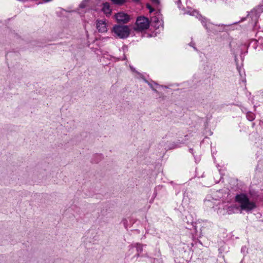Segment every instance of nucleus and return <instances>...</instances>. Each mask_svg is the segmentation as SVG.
<instances>
[{
  "instance_id": "nucleus-12",
  "label": "nucleus",
  "mask_w": 263,
  "mask_h": 263,
  "mask_svg": "<svg viewBox=\"0 0 263 263\" xmlns=\"http://www.w3.org/2000/svg\"><path fill=\"white\" fill-rule=\"evenodd\" d=\"M89 0H83L79 5L80 8H85L88 5Z\"/></svg>"
},
{
  "instance_id": "nucleus-18",
  "label": "nucleus",
  "mask_w": 263,
  "mask_h": 263,
  "mask_svg": "<svg viewBox=\"0 0 263 263\" xmlns=\"http://www.w3.org/2000/svg\"><path fill=\"white\" fill-rule=\"evenodd\" d=\"M152 22H155V23H160L159 20L156 17H153L151 18Z\"/></svg>"
},
{
  "instance_id": "nucleus-13",
  "label": "nucleus",
  "mask_w": 263,
  "mask_h": 263,
  "mask_svg": "<svg viewBox=\"0 0 263 263\" xmlns=\"http://www.w3.org/2000/svg\"><path fill=\"white\" fill-rule=\"evenodd\" d=\"M247 118L249 121H253L255 119V115L252 112H248L247 114Z\"/></svg>"
},
{
  "instance_id": "nucleus-11",
  "label": "nucleus",
  "mask_w": 263,
  "mask_h": 263,
  "mask_svg": "<svg viewBox=\"0 0 263 263\" xmlns=\"http://www.w3.org/2000/svg\"><path fill=\"white\" fill-rule=\"evenodd\" d=\"M134 247L136 249V251L137 252L136 256L138 257L139 256L140 253H141L143 251L142 245L140 243H136Z\"/></svg>"
},
{
  "instance_id": "nucleus-5",
  "label": "nucleus",
  "mask_w": 263,
  "mask_h": 263,
  "mask_svg": "<svg viewBox=\"0 0 263 263\" xmlns=\"http://www.w3.org/2000/svg\"><path fill=\"white\" fill-rule=\"evenodd\" d=\"M96 27L100 32H105L107 31V21L106 20H98L96 22Z\"/></svg>"
},
{
  "instance_id": "nucleus-4",
  "label": "nucleus",
  "mask_w": 263,
  "mask_h": 263,
  "mask_svg": "<svg viewBox=\"0 0 263 263\" xmlns=\"http://www.w3.org/2000/svg\"><path fill=\"white\" fill-rule=\"evenodd\" d=\"M263 12V5H259L254 8L248 14V17H250L254 25H256L259 17L260 14Z\"/></svg>"
},
{
  "instance_id": "nucleus-1",
  "label": "nucleus",
  "mask_w": 263,
  "mask_h": 263,
  "mask_svg": "<svg viewBox=\"0 0 263 263\" xmlns=\"http://www.w3.org/2000/svg\"><path fill=\"white\" fill-rule=\"evenodd\" d=\"M235 200L239 204V210L249 212L256 207L255 203L250 200L247 195L245 194L237 195Z\"/></svg>"
},
{
  "instance_id": "nucleus-17",
  "label": "nucleus",
  "mask_w": 263,
  "mask_h": 263,
  "mask_svg": "<svg viewBox=\"0 0 263 263\" xmlns=\"http://www.w3.org/2000/svg\"><path fill=\"white\" fill-rule=\"evenodd\" d=\"M146 8L149 10V13H152L154 11V9L152 7V6L149 4H147L146 5Z\"/></svg>"
},
{
  "instance_id": "nucleus-2",
  "label": "nucleus",
  "mask_w": 263,
  "mask_h": 263,
  "mask_svg": "<svg viewBox=\"0 0 263 263\" xmlns=\"http://www.w3.org/2000/svg\"><path fill=\"white\" fill-rule=\"evenodd\" d=\"M112 32L116 36L120 39H125L129 35L130 29L126 25H115L112 29Z\"/></svg>"
},
{
  "instance_id": "nucleus-24",
  "label": "nucleus",
  "mask_w": 263,
  "mask_h": 263,
  "mask_svg": "<svg viewBox=\"0 0 263 263\" xmlns=\"http://www.w3.org/2000/svg\"><path fill=\"white\" fill-rule=\"evenodd\" d=\"M152 89L153 90V91H154L155 92H157V90L156 89H155L154 88H153Z\"/></svg>"
},
{
  "instance_id": "nucleus-3",
  "label": "nucleus",
  "mask_w": 263,
  "mask_h": 263,
  "mask_svg": "<svg viewBox=\"0 0 263 263\" xmlns=\"http://www.w3.org/2000/svg\"><path fill=\"white\" fill-rule=\"evenodd\" d=\"M149 25V21L147 18L144 16H139L137 18L135 29L142 31L147 29Z\"/></svg>"
},
{
  "instance_id": "nucleus-21",
  "label": "nucleus",
  "mask_w": 263,
  "mask_h": 263,
  "mask_svg": "<svg viewBox=\"0 0 263 263\" xmlns=\"http://www.w3.org/2000/svg\"><path fill=\"white\" fill-rule=\"evenodd\" d=\"M194 44H195L194 43H191L190 46H192L194 48V49L196 50V48L194 46Z\"/></svg>"
},
{
  "instance_id": "nucleus-6",
  "label": "nucleus",
  "mask_w": 263,
  "mask_h": 263,
  "mask_svg": "<svg viewBox=\"0 0 263 263\" xmlns=\"http://www.w3.org/2000/svg\"><path fill=\"white\" fill-rule=\"evenodd\" d=\"M115 16L118 23H126L129 20V16L123 12H119L116 14Z\"/></svg>"
},
{
  "instance_id": "nucleus-15",
  "label": "nucleus",
  "mask_w": 263,
  "mask_h": 263,
  "mask_svg": "<svg viewBox=\"0 0 263 263\" xmlns=\"http://www.w3.org/2000/svg\"><path fill=\"white\" fill-rule=\"evenodd\" d=\"M114 4L118 5H122L124 4L125 0H111Z\"/></svg>"
},
{
  "instance_id": "nucleus-7",
  "label": "nucleus",
  "mask_w": 263,
  "mask_h": 263,
  "mask_svg": "<svg viewBox=\"0 0 263 263\" xmlns=\"http://www.w3.org/2000/svg\"><path fill=\"white\" fill-rule=\"evenodd\" d=\"M223 209L226 210L227 213L229 215L237 213L240 211L239 207L236 205H232L231 206L226 205L224 206Z\"/></svg>"
},
{
  "instance_id": "nucleus-8",
  "label": "nucleus",
  "mask_w": 263,
  "mask_h": 263,
  "mask_svg": "<svg viewBox=\"0 0 263 263\" xmlns=\"http://www.w3.org/2000/svg\"><path fill=\"white\" fill-rule=\"evenodd\" d=\"M197 18L201 21L202 25L206 28V29L210 30L211 29V26L212 24L208 22L206 18L202 17L200 14Z\"/></svg>"
},
{
  "instance_id": "nucleus-20",
  "label": "nucleus",
  "mask_w": 263,
  "mask_h": 263,
  "mask_svg": "<svg viewBox=\"0 0 263 263\" xmlns=\"http://www.w3.org/2000/svg\"><path fill=\"white\" fill-rule=\"evenodd\" d=\"M145 82H146V83H147L148 84V85L152 88H154L153 86V85L152 84H151L150 83H149L146 80L144 79V80Z\"/></svg>"
},
{
  "instance_id": "nucleus-19",
  "label": "nucleus",
  "mask_w": 263,
  "mask_h": 263,
  "mask_svg": "<svg viewBox=\"0 0 263 263\" xmlns=\"http://www.w3.org/2000/svg\"><path fill=\"white\" fill-rule=\"evenodd\" d=\"M130 69L132 70V71L135 72H136L137 74H139V75H140V76H141V75L139 72H137V71L136 70L135 68H134L133 67H132V66H130Z\"/></svg>"
},
{
  "instance_id": "nucleus-10",
  "label": "nucleus",
  "mask_w": 263,
  "mask_h": 263,
  "mask_svg": "<svg viewBox=\"0 0 263 263\" xmlns=\"http://www.w3.org/2000/svg\"><path fill=\"white\" fill-rule=\"evenodd\" d=\"M185 14H188L190 15L195 16L196 17H198L199 12L196 10H193L191 8H189V9L185 11Z\"/></svg>"
},
{
  "instance_id": "nucleus-9",
  "label": "nucleus",
  "mask_w": 263,
  "mask_h": 263,
  "mask_svg": "<svg viewBox=\"0 0 263 263\" xmlns=\"http://www.w3.org/2000/svg\"><path fill=\"white\" fill-rule=\"evenodd\" d=\"M102 10L106 15H109L110 14L111 10L110 8L108 3L105 2L103 4Z\"/></svg>"
},
{
  "instance_id": "nucleus-22",
  "label": "nucleus",
  "mask_w": 263,
  "mask_h": 263,
  "mask_svg": "<svg viewBox=\"0 0 263 263\" xmlns=\"http://www.w3.org/2000/svg\"><path fill=\"white\" fill-rule=\"evenodd\" d=\"M180 0H179V1H178V7H179V8H180Z\"/></svg>"
},
{
  "instance_id": "nucleus-16",
  "label": "nucleus",
  "mask_w": 263,
  "mask_h": 263,
  "mask_svg": "<svg viewBox=\"0 0 263 263\" xmlns=\"http://www.w3.org/2000/svg\"><path fill=\"white\" fill-rule=\"evenodd\" d=\"M151 2L154 6H158L160 4V0H151Z\"/></svg>"
},
{
  "instance_id": "nucleus-14",
  "label": "nucleus",
  "mask_w": 263,
  "mask_h": 263,
  "mask_svg": "<svg viewBox=\"0 0 263 263\" xmlns=\"http://www.w3.org/2000/svg\"><path fill=\"white\" fill-rule=\"evenodd\" d=\"M257 43V45L256 47L259 51L263 50V43L259 42L258 41H255Z\"/></svg>"
},
{
  "instance_id": "nucleus-23",
  "label": "nucleus",
  "mask_w": 263,
  "mask_h": 263,
  "mask_svg": "<svg viewBox=\"0 0 263 263\" xmlns=\"http://www.w3.org/2000/svg\"><path fill=\"white\" fill-rule=\"evenodd\" d=\"M246 247H242L241 248V252H243L245 251V250H246Z\"/></svg>"
}]
</instances>
